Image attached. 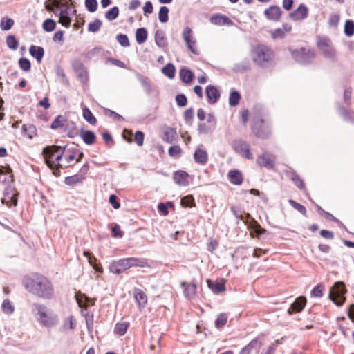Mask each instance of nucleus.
I'll return each instance as SVG.
<instances>
[{
    "mask_svg": "<svg viewBox=\"0 0 354 354\" xmlns=\"http://www.w3.org/2000/svg\"><path fill=\"white\" fill-rule=\"evenodd\" d=\"M22 283L26 290L37 298L51 300L55 297V288L53 282L46 276L39 273H32L23 278Z\"/></svg>",
    "mask_w": 354,
    "mask_h": 354,
    "instance_id": "1",
    "label": "nucleus"
},
{
    "mask_svg": "<svg viewBox=\"0 0 354 354\" xmlns=\"http://www.w3.org/2000/svg\"><path fill=\"white\" fill-rule=\"evenodd\" d=\"M64 152V147L57 145L48 146L43 149L45 162L55 175H59V169H62L60 165H62Z\"/></svg>",
    "mask_w": 354,
    "mask_h": 354,
    "instance_id": "2",
    "label": "nucleus"
},
{
    "mask_svg": "<svg viewBox=\"0 0 354 354\" xmlns=\"http://www.w3.org/2000/svg\"><path fill=\"white\" fill-rule=\"evenodd\" d=\"M251 131L257 138L268 139L272 135L271 121L266 119L263 113L257 112L252 117Z\"/></svg>",
    "mask_w": 354,
    "mask_h": 354,
    "instance_id": "3",
    "label": "nucleus"
},
{
    "mask_svg": "<svg viewBox=\"0 0 354 354\" xmlns=\"http://www.w3.org/2000/svg\"><path fill=\"white\" fill-rule=\"evenodd\" d=\"M32 312L42 326L52 328L58 323L57 315L43 304L34 303Z\"/></svg>",
    "mask_w": 354,
    "mask_h": 354,
    "instance_id": "4",
    "label": "nucleus"
},
{
    "mask_svg": "<svg viewBox=\"0 0 354 354\" xmlns=\"http://www.w3.org/2000/svg\"><path fill=\"white\" fill-rule=\"evenodd\" d=\"M273 57L274 52L267 46L259 44L252 50V59L259 66H267Z\"/></svg>",
    "mask_w": 354,
    "mask_h": 354,
    "instance_id": "5",
    "label": "nucleus"
},
{
    "mask_svg": "<svg viewBox=\"0 0 354 354\" xmlns=\"http://www.w3.org/2000/svg\"><path fill=\"white\" fill-rule=\"evenodd\" d=\"M289 50L295 61L302 65L309 64L315 57V51L306 48H290Z\"/></svg>",
    "mask_w": 354,
    "mask_h": 354,
    "instance_id": "6",
    "label": "nucleus"
},
{
    "mask_svg": "<svg viewBox=\"0 0 354 354\" xmlns=\"http://www.w3.org/2000/svg\"><path fill=\"white\" fill-rule=\"evenodd\" d=\"M346 292L345 284L342 281H337L330 290L329 298L337 306H342L346 301L344 295Z\"/></svg>",
    "mask_w": 354,
    "mask_h": 354,
    "instance_id": "7",
    "label": "nucleus"
},
{
    "mask_svg": "<svg viewBox=\"0 0 354 354\" xmlns=\"http://www.w3.org/2000/svg\"><path fill=\"white\" fill-rule=\"evenodd\" d=\"M231 146L234 152L241 157L248 160L254 158L250 151V144L247 141L241 138L234 139L232 140Z\"/></svg>",
    "mask_w": 354,
    "mask_h": 354,
    "instance_id": "8",
    "label": "nucleus"
},
{
    "mask_svg": "<svg viewBox=\"0 0 354 354\" xmlns=\"http://www.w3.org/2000/svg\"><path fill=\"white\" fill-rule=\"evenodd\" d=\"M317 47L322 51L324 57L333 61L336 60V51L328 37L320 39L317 42Z\"/></svg>",
    "mask_w": 354,
    "mask_h": 354,
    "instance_id": "9",
    "label": "nucleus"
},
{
    "mask_svg": "<svg viewBox=\"0 0 354 354\" xmlns=\"http://www.w3.org/2000/svg\"><path fill=\"white\" fill-rule=\"evenodd\" d=\"M217 124L216 119L213 113H208L205 122L201 121L198 124V131L201 134L212 133Z\"/></svg>",
    "mask_w": 354,
    "mask_h": 354,
    "instance_id": "10",
    "label": "nucleus"
},
{
    "mask_svg": "<svg viewBox=\"0 0 354 354\" xmlns=\"http://www.w3.org/2000/svg\"><path fill=\"white\" fill-rule=\"evenodd\" d=\"M182 36L188 50H190L194 55H198L199 51L196 46V41L194 39L193 32L189 26L184 28Z\"/></svg>",
    "mask_w": 354,
    "mask_h": 354,
    "instance_id": "11",
    "label": "nucleus"
},
{
    "mask_svg": "<svg viewBox=\"0 0 354 354\" xmlns=\"http://www.w3.org/2000/svg\"><path fill=\"white\" fill-rule=\"evenodd\" d=\"M18 192L11 185L8 186L3 192V197L1 199L2 203L8 207L16 206L17 204Z\"/></svg>",
    "mask_w": 354,
    "mask_h": 354,
    "instance_id": "12",
    "label": "nucleus"
},
{
    "mask_svg": "<svg viewBox=\"0 0 354 354\" xmlns=\"http://www.w3.org/2000/svg\"><path fill=\"white\" fill-rule=\"evenodd\" d=\"M160 137L167 143H172L178 140V136L175 128L165 126L160 129Z\"/></svg>",
    "mask_w": 354,
    "mask_h": 354,
    "instance_id": "13",
    "label": "nucleus"
},
{
    "mask_svg": "<svg viewBox=\"0 0 354 354\" xmlns=\"http://www.w3.org/2000/svg\"><path fill=\"white\" fill-rule=\"evenodd\" d=\"M275 161V156L270 154L268 152H264L258 156L257 159V163L259 166L265 167L268 169H272L274 167Z\"/></svg>",
    "mask_w": 354,
    "mask_h": 354,
    "instance_id": "14",
    "label": "nucleus"
},
{
    "mask_svg": "<svg viewBox=\"0 0 354 354\" xmlns=\"http://www.w3.org/2000/svg\"><path fill=\"white\" fill-rule=\"evenodd\" d=\"M180 286L183 288V294L186 299L189 300L194 299L196 296L197 285L194 279L190 283L182 281Z\"/></svg>",
    "mask_w": 354,
    "mask_h": 354,
    "instance_id": "15",
    "label": "nucleus"
},
{
    "mask_svg": "<svg viewBox=\"0 0 354 354\" xmlns=\"http://www.w3.org/2000/svg\"><path fill=\"white\" fill-rule=\"evenodd\" d=\"M262 345L263 342L261 338L257 337L242 348L239 354H251L253 351L257 353L259 351Z\"/></svg>",
    "mask_w": 354,
    "mask_h": 354,
    "instance_id": "16",
    "label": "nucleus"
},
{
    "mask_svg": "<svg viewBox=\"0 0 354 354\" xmlns=\"http://www.w3.org/2000/svg\"><path fill=\"white\" fill-rule=\"evenodd\" d=\"M307 299L304 296H299L290 305L287 310L288 315H292L294 313L301 312L306 306Z\"/></svg>",
    "mask_w": 354,
    "mask_h": 354,
    "instance_id": "17",
    "label": "nucleus"
},
{
    "mask_svg": "<svg viewBox=\"0 0 354 354\" xmlns=\"http://www.w3.org/2000/svg\"><path fill=\"white\" fill-rule=\"evenodd\" d=\"M205 95L207 98V102L209 104H216L221 97V93L219 90L213 85H208L206 86Z\"/></svg>",
    "mask_w": 354,
    "mask_h": 354,
    "instance_id": "18",
    "label": "nucleus"
},
{
    "mask_svg": "<svg viewBox=\"0 0 354 354\" xmlns=\"http://www.w3.org/2000/svg\"><path fill=\"white\" fill-rule=\"evenodd\" d=\"M308 9L304 3H301L298 8L289 14L290 18L293 21H300L307 18Z\"/></svg>",
    "mask_w": 354,
    "mask_h": 354,
    "instance_id": "19",
    "label": "nucleus"
},
{
    "mask_svg": "<svg viewBox=\"0 0 354 354\" xmlns=\"http://www.w3.org/2000/svg\"><path fill=\"white\" fill-rule=\"evenodd\" d=\"M210 22L216 26H231L234 22L226 15L222 14H214L209 19Z\"/></svg>",
    "mask_w": 354,
    "mask_h": 354,
    "instance_id": "20",
    "label": "nucleus"
},
{
    "mask_svg": "<svg viewBox=\"0 0 354 354\" xmlns=\"http://www.w3.org/2000/svg\"><path fill=\"white\" fill-rule=\"evenodd\" d=\"M281 14V8L278 6H270L264 11L266 18L274 21L280 19Z\"/></svg>",
    "mask_w": 354,
    "mask_h": 354,
    "instance_id": "21",
    "label": "nucleus"
},
{
    "mask_svg": "<svg viewBox=\"0 0 354 354\" xmlns=\"http://www.w3.org/2000/svg\"><path fill=\"white\" fill-rule=\"evenodd\" d=\"M189 174L183 170H178L174 172L173 176L174 181L176 184L180 186H187Z\"/></svg>",
    "mask_w": 354,
    "mask_h": 354,
    "instance_id": "22",
    "label": "nucleus"
},
{
    "mask_svg": "<svg viewBox=\"0 0 354 354\" xmlns=\"http://www.w3.org/2000/svg\"><path fill=\"white\" fill-rule=\"evenodd\" d=\"M78 136H80L84 142L88 145L95 144L97 140L95 133L89 130L81 129Z\"/></svg>",
    "mask_w": 354,
    "mask_h": 354,
    "instance_id": "23",
    "label": "nucleus"
},
{
    "mask_svg": "<svg viewBox=\"0 0 354 354\" xmlns=\"http://www.w3.org/2000/svg\"><path fill=\"white\" fill-rule=\"evenodd\" d=\"M339 115L346 122L354 123V111L348 109L343 105L339 104L337 107Z\"/></svg>",
    "mask_w": 354,
    "mask_h": 354,
    "instance_id": "24",
    "label": "nucleus"
},
{
    "mask_svg": "<svg viewBox=\"0 0 354 354\" xmlns=\"http://www.w3.org/2000/svg\"><path fill=\"white\" fill-rule=\"evenodd\" d=\"M76 300L78 306L84 309L95 305V299L88 297L84 294H79L76 295Z\"/></svg>",
    "mask_w": 354,
    "mask_h": 354,
    "instance_id": "25",
    "label": "nucleus"
},
{
    "mask_svg": "<svg viewBox=\"0 0 354 354\" xmlns=\"http://www.w3.org/2000/svg\"><path fill=\"white\" fill-rule=\"evenodd\" d=\"M207 286L214 294H219L225 290V283L223 279L221 281H212L210 279L207 280Z\"/></svg>",
    "mask_w": 354,
    "mask_h": 354,
    "instance_id": "26",
    "label": "nucleus"
},
{
    "mask_svg": "<svg viewBox=\"0 0 354 354\" xmlns=\"http://www.w3.org/2000/svg\"><path fill=\"white\" fill-rule=\"evenodd\" d=\"M63 129L64 133H66V135L71 138L78 136L80 133L76 127V124L73 121L67 120Z\"/></svg>",
    "mask_w": 354,
    "mask_h": 354,
    "instance_id": "27",
    "label": "nucleus"
},
{
    "mask_svg": "<svg viewBox=\"0 0 354 354\" xmlns=\"http://www.w3.org/2000/svg\"><path fill=\"white\" fill-rule=\"evenodd\" d=\"M228 179L234 185H239L243 182V176L239 170H231L228 172Z\"/></svg>",
    "mask_w": 354,
    "mask_h": 354,
    "instance_id": "28",
    "label": "nucleus"
},
{
    "mask_svg": "<svg viewBox=\"0 0 354 354\" xmlns=\"http://www.w3.org/2000/svg\"><path fill=\"white\" fill-rule=\"evenodd\" d=\"M194 161L200 165H204L207 162L208 156L205 150L197 148L194 153Z\"/></svg>",
    "mask_w": 354,
    "mask_h": 354,
    "instance_id": "29",
    "label": "nucleus"
},
{
    "mask_svg": "<svg viewBox=\"0 0 354 354\" xmlns=\"http://www.w3.org/2000/svg\"><path fill=\"white\" fill-rule=\"evenodd\" d=\"M287 175L298 189L304 190L306 188L305 183L295 171L288 172Z\"/></svg>",
    "mask_w": 354,
    "mask_h": 354,
    "instance_id": "30",
    "label": "nucleus"
},
{
    "mask_svg": "<svg viewBox=\"0 0 354 354\" xmlns=\"http://www.w3.org/2000/svg\"><path fill=\"white\" fill-rule=\"evenodd\" d=\"M250 227L252 229V232L250 233L252 237L256 236L259 239L260 236L267 232V230L263 228L261 225L254 219H252Z\"/></svg>",
    "mask_w": 354,
    "mask_h": 354,
    "instance_id": "31",
    "label": "nucleus"
},
{
    "mask_svg": "<svg viewBox=\"0 0 354 354\" xmlns=\"http://www.w3.org/2000/svg\"><path fill=\"white\" fill-rule=\"evenodd\" d=\"M84 255L88 258V261L89 264L93 268V269L98 272H102L103 268L100 263H97V259L92 255L89 252L85 251L84 252Z\"/></svg>",
    "mask_w": 354,
    "mask_h": 354,
    "instance_id": "32",
    "label": "nucleus"
},
{
    "mask_svg": "<svg viewBox=\"0 0 354 354\" xmlns=\"http://www.w3.org/2000/svg\"><path fill=\"white\" fill-rule=\"evenodd\" d=\"M30 54L35 57L38 62H40L44 55V50L41 46H30L29 49Z\"/></svg>",
    "mask_w": 354,
    "mask_h": 354,
    "instance_id": "33",
    "label": "nucleus"
},
{
    "mask_svg": "<svg viewBox=\"0 0 354 354\" xmlns=\"http://www.w3.org/2000/svg\"><path fill=\"white\" fill-rule=\"evenodd\" d=\"M11 171L10 168L0 166V182H12L13 176L11 174Z\"/></svg>",
    "mask_w": 354,
    "mask_h": 354,
    "instance_id": "34",
    "label": "nucleus"
},
{
    "mask_svg": "<svg viewBox=\"0 0 354 354\" xmlns=\"http://www.w3.org/2000/svg\"><path fill=\"white\" fill-rule=\"evenodd\" d=\"M179 75L181 81L185 84H189L194 79V73L185 68L180 70Z\"/></svg>",
    "mask_w": 354,
    "mask_h": 354,
    "instance_id": "35",
    "label": "nucleus"
},
{
    "mask_svg": "<svg viewBox=\"0 0 354 354\" xmlns=\"http://www.w3.org/2000/svg\"><path fill=\"white\" fill-rule=\"evenodd\" d=\"M75 158V155L74 152H72L71 153H64L63 156V160L62 162L61 168L65 169L70 166L74 165L75 162H74V160Z\"/></svg>",
    "mask_w": 354,
    "mask_h": 354,
    "instance_id": "36",
    "label": "nucleus"
},
{
    "mask_svg": "<svg viewBox=\"0 0 354 354\" xmlns=\"http://www.w3.org/2000/svg\"><path fill=\"white\" fill-rule=\"evenodd\" d=\"M228 316L225 313H220L214 322L215 328L217 329L223 328L227 322Z\"/></svg>",
    "mask_w": 354,
    "mask_h": 354,
    "instance_id": "37",
    "label": "nucleus"
},
{
    "mask_svg": "<svg viewBox=\"0 0 354 354\" xmlns=\"http://www.w3.org/2000/svg\"><path fill=\"white\" fill-rule=\"evenodd\" d=\"M129 327V323L127 322H118L115 326L114 332L115 334L122 336L127 333Z\"/></svg>",
    "mask_w": 354,
    "mask_h": 354,
    "instance_id": "38",
    "label": "nucleus"
},
{
    "mask_svg": "<svg viewBox=\"0 0 354 354\" xmlns=\"http://www.w3.org/2000/svg\"><path fill=\"white\" fill-rule=\"evenodd\" d=\"M133 295H134L135 299L137 301L139 306H144L145 304H147V296L145 294V292H142L141 290H140V289L134 290Z\"/></svg>",
    "mask_w": 354,
    "mask_h": 354,
    "instance_id": "39",
    "label": "nucleus"
},
{
    "mask_svg": "<svg viewBox=\"0 0 354 354\" xmlns=\"http://www.w3.org/2000/svg\"><path fill=\"white\" fill-rule=\"evenodd\" d=\"M82 115L85 120L91 125H95L97 124V119L89 109L86 107L84 108L82 111Z\"/></svg>",
    "mask_w": 354,
    "mask_h": 354,
    "instance_id": "40",
    "label": "nucleus"
},
{
    "mask_svg": "<svg viewBox=\"0 0 354 354\" xmlns=\"http://www.w3.org/2000/svg\"><path fill=\"white\" fill-rule=\"evenodd\" d=\"M130 268L131 267H140L144 268L147 266V262L144 259H139L136 257L127 258Z\"/></svg>",
    "mask_w": 354,
    "mask_h": 354,
    "instance_id": "41",
    "label": "nucleus"
},
{
    "mask_svg": "<svg viewBox=\"0 0 354 354\" xmlns=\"http://www.w3.org/2000/svg\"><path fill=\"white\" fill-rule=\"evenodd\" d=\"M241 94L235 90H232L229 97V104L230 106H236L239 104L241 100Z\"/></svg>",
    "mask_w": 354,
    "mask_h": 354,
    "instance_id": "42",
    "label": "nucleus"
},
{
    "mask_svg": "<svg viewBox=\"0 0 354 354\" xmlns=\"http://www.w3.org/2000/svg\"><path fill=\"white\" fill-rule=\"evenodd\" d=\"M68 120L63 115H58L51 123L50 127L53 129L63 128Z\"/></svg>",
    "mask_w": 354,
    "mask_h": 354,
    "instance_id": "43",
    "label": "nucleus"
},
{
    "mask_svg": "<svg viewBox=\"0 0 354 354\" xmlns=\"http://www.w3.org/2000/svg\"><path fill=\"white\" fill-rule=\"evenodd\" d=\"M22 131L24 135L28 138H32L37 135L36 128L32 124H24L22 127Z\"/></svg>",
    "mask_w": 354,
    "mask_h": 354,
    "instance_id": "44",
    "label": "nucleus"
},
{
    "mask_svg": "<svg viewBox=\"0 0 354 354\" xmlns=\"http://www.w3.org/2000/svg\"><path fill=\"white\" fill-rule=\"evenodd\" d=\"M162 73L171 79L175 76L176 68L173 64L169 63L162 68Z\"/></svg>",
    "mask_w": 354,
    "mask_h": 354,
    "instance_id": "45",
    "label": "nucleus"
},
{
    "mask_svg": "<svg viewBox=\"0 0 354 354\" xmlns=\"http://www.w3.org/2000/svg\"><path fill=\"white\" fill-rule=\"evenodd\" d=\"M169 207H174L173 202L168 201L166 203H160L158 205V209L159 212L163 216H167L169 214L168 209Z\"/></svg>",
    "mask_w": 354,
    "mask_h": 354,
    "instance_id": "46",
    "label": "nucleus"
},
{
    "mask_svg": "<svg viewBox=\"0 0 354 354\" xmlns=\"http://www.w3.org/2000/svg\"><path fill=\"white\" fill-rule=\"evenodd\" d=\"M180 205L183 207H193L196 205L194 198L192 195H187L181 198Z\"/></svg>",
    "mask_w": 354,
    "mask_h": 354,
    "instance_id": "47",
    "label": "nucleus"
},
{
    "mask_svg": "<svg viewBox=\"0 0 354 354\" xmlns=\"http://www.w3.org/2000/svg\"><path fill=\"white\" fill-rule=\"evenodd\" d=\"M147 37V32L145 28H140L136 32V39L138 44L144 43Z\"/></svg>",
    "mask_w": 354,
    "mask_h": 354,
    "instance_id": "48",
    "label": "nucleus"
},
{
    "mask_svg": "<svg viewBox=\"0 0 354 354\" xmlns=\"http://www.w3.org/2000/svg\"><path fill=\"white\" fill-rule=\"evenodd\" d=\"M169 8L165 6H161L158 12V19L161 23H166L169 19Z\"/></svg>",
    "mask_w": 354,
    "mask_h": 354,
    "instance_id": "49",
    "label": "nucleus"
},
{
    "mask_svg": "<svg viewBox=\"0 0 354 354\" xmlns=\"http://www.w3.org/2000/svg\"><path fill=\"white\" fill-rule=\"evenodd\" d=\"M183 119L186 124L191 126L194 119V109L189 108L183 113Z\"/></svg>",
    "mask_w": 354,
    "mask_h": 354,
    "instance_id": "50",
    "label": "nucleus"
},
{
    "mask_svg": "<svg viewBox=\"0 0 354 354\" xmlns=\"http://www.w3.org/2000/svg\"><path fill=\"white\" fill-rule=\"evenodd\" d=\"M168 153H169V156H171L172 158H178L181 156L182 149L179 145H174L171 146L169 148Z\"/></svg>",
    "mask_w": 354,
    "mask_h": 354,
    "instance_id": "51",
    "label": "nucleus"
},
{
    "mask_svg": "<svg viewBox=\"0 0 354 354\" xmlns=\"http://www.w3.org/2000/svg\"><path fill=\"white\" fill-rule=\"evenodd\" d=\"M288 203H289V204H290V205L293 208H295L296 210H297V211H298L299 213H301L302 215H304V216H307V211H306V207H305L303 205H301V204H300V203H297V202H296L295 201L292 200V199L289 200V201H288Z\"/></svg>",
    "mask_w": 354,
    "mask_h": 354,
    "instance_id": "52",
    "label": "nucleus"
},
{
    "mask_svg": "<svg viewBox=\"0 0 354 354\" xmlns=\"http://www.w3.org/2000/svg\"><path fill=\"white\" fill-rule=\"evenodd\" d=\"M344 33L348 37H351L354 34V22L353 20L348 19L344 25Z\"/></svg>",
    "mask_w": 354,
    "mask_h": 354,
    "instance_id": "53",
    "label": "nucleus"
},
{
    "mask_svg": "<svg viewBox=\"0 0 354 354\" xmlns=\"http://www.w3.org/2000/svg\"><path fill=\"white\" fill-rule=\"evenodd\" d=\"M110 271L114 274H120L125 271L118 261L113 262L109 267Z\"/></svg>",
    "mask_w": 354,
    "mask_h": 354,
    "instance_id": "54",
    "label": "nucleus"
},
{
    "mask_svg": "<svg viewBox=\"0 0 354 354\" xmlns=\"http://www.w3.org/2000/svg\"><path fill=\"white\" fill-rule=\"evenodd\" d=\"M118 15L119 9L117 6H114L106 12L105 17L108 20L113 21L118 17Z\"/></svg>",
    "mask_w": 354,
    "mask_h": 354,
    "instance_id": "55",
    "label": "nucleus"
},
{
    "mask_svg": "<svg viewBox=\"0 0 354 354\" xmlns=\"http://www.w3.org/2000/svg\"><path fill=\"white\" fill-rule=\"evenodd\" d=\"M6 44L12 50H16L19 46V41L13 35H8L6 37Z\"/></svg>",
    "mask_w": 354,
    "mask_h": 354,
    "instance_id": "56",
    "label": "nucleus"
},
{
    "mask_svg": "<svg viewBox=\"0 0 354 354\" xmlns=\"http://www.w3.org/2000/svg\"><path fill=\"white\" fill-rule=\"evenodd\" d=\"M56 28V23L53 19H46L43 23V28L46 32H52Z\"/></svg>",
    "mask_w": 354,
    "mask_h": 354,
    "instance_id": "57",
    "label": "nucleus"
},
{
    "mask_svg": "<svg viewBox=\"0 0 354 354\" xmlns=\"http://www.w3.org/2000/svg\"><path fill=\"white\" fill-rule=\"evenodd\" d=\"M14 25V21L10 18H3L1 21L0 27L2 30H9Z\"/></svg>",
    "mask_w": 354,
    "mask_h": 354,
    "instance_id": "58",
    "label": "nucleus"
},
{
    "mask_svg": "<svg viewBox=\"0 0 354 354\" xmlns=\"http://www.w3.org/2000/svg\"><path fill=\"white\" fill-rule=\"evenodd\" d=\"M324 287L322 284H318L315 286L310 292L312 297H322L324 294Z\"/></svg>",
    "mask_w": 354,
    "mask_h": 354,
    "instance_id": "59",
    "label": "nucleus"
},
{
    "mask_svg": "<svg viewBox=\"0 0 354 354\" xmlns=\"http://www.w3.org/2000/svg\"><path fill=\"white\" fill-rule=\"evenodd\" d=\"M352 91H353V89L351 87L346 88L344 91V95H343L344 102V104L348 106H351L352 104V101H351Z\"/></svg>",
    "mask_w": 354,
    "mask_h": 354,
    "instance_id": "60",
    "label": "nucleus"
},
{
    "mask_svg": "<svg viewBox=\"0 0 354 354\" xmlns=\"http://www.w3.org/2000/svg\"><path fill=\"white\" fill-rule=\"evenodd\" d=\"M101 26V21L97 19L88 24V30L92 32H95L100 30Z\"/></svg>",
    "mask_w": 354,
    "mask_h": 354,
    "instance_id": "61",
    "label": "nucleus"
},
{
    "mask_svg": "<svg viewBox=\"0 0 354 354\" xmlns=\"http://www.w3.org/2000/svg\"><path fill=\"white\" fill-rule=\"evenodd\" d=\"M230 209L237 219L243 221L245 225L248 223V221L244 218L242 215V211L239 208L232 205L231 206Z\"/></svg>",
    "mask_w": 354,
    "mask_h": 354,
    "instance_id": "62",
    "label": "nucleus"
},
{
    "mask_svg": "<svg viewBox=\"0 0 354 354\" xmlns=\"http://www.w3.org/2000/svg\"><path fill=\"white\" fill-rule=\"evenodd\" d=\"M19 65L21 69L24 71H29L31 68L30 62L26 58H20L19 60Z\"/></svg>",
    "mask_w": 354,
    "mask_h": 354,
    "instance_id": "63",
    "label": "nucleus"
},
{
    "mask_svg": "<svg viewBox=\"0 0 354 354\" xmlns=\"http://www.w3.org/2000/svg\"><path fill=\"white\" fill-rule=\"evenodd\" d=\"M162 35V32L156 31V45L164 47L167 45V38L163 37Z\"/></svg>",
    "mask_w": 354,
    "mask_h": 354,
    "instance_id": "64",
    "label": "nucleus"
}]
</instances>
